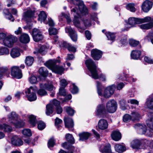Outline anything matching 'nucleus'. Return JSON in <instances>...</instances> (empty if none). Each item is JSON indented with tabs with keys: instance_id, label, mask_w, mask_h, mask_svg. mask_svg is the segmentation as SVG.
<instances>
[{
	"instance_id": "nucleus-1",
	"label": "nucleus",
	"mask_w": 153,
	"mask_h": 153,
	"mask_svg": "<svg viewBox=\"0 0 153 153\" xmlns=\"http://www.w3.org/2000/svg\"><path fill=\"white\" fill-rule=\"evenodd\" d=\"M68 1L71 4L77 5L78 7V8L76 7H71V13H73L74 16L73 22L74 25L77 28L82 30L85 29L84 27L80 26L79 19L81 18L80 13L84 14L87 13L88 10L84 4L83 2L80 0H68Z\"/></svg>"
},
{
	"instance_id": "nucleus-2",
	"label": "nucleus",
	"mask_w": 153,
	"mask_h": 153,
	"mask_svg": "<svg viewBox=\"0 0 153 153\" xmlns=\"http://www.w3.org/2000/svg\"><path fill=\"white\" fill-rule=\"evenodd\" d=\"M60 61L55 59L50 60L45 63V65L49 68L52 70L55 73L62 74L65 70L62 66H59L58 64Z\"/></svg>"
},
{
	"instance_id": "nucleus-3",
	"label": "nucleus",
	"mask_w": 153,
	"mask_h": 153,
	"mask_svg": "<svg viewBox=\"0 0 153 153\" xmlns=\"http://www.w3.org/2000/svg\"><path fill=\"white\" fill-rule=\"evenodd\" d=\"M85 63L90 73L89 75L94 79H99L97 67L94 61L91 59H89L86 60Z\"/></svg>"
},
{
	"instance_id": "nucleus-4",
	"label": "nucleus",
	"mask_w": 153,
	"mask_h": 153,
	"mask_svg": "<svg viewBox=\"0 0 153 153\" xmlns=\"http://www.w3.org/2000/svg\"><path fill=\"white\" fill-rule=\"evenodd\" d=\"M17 114L14 112H12L9 118L10 122L13 123L16 128H20L23 127L25 123L22 120H18Z\"/></svg>"
},
{
	"instance_id": "nucleus-5",
	"label": "nucleus",
	"mask_w": 153,
	"mask_h": 153,
	"mask_svg": "<svg viewBox=\"0 0 153 153\" xmlns=\"http://www.w3.org/2000/svg\"><path fill=\"white\" fill-rule=\"evenodd\" d=\"M17 40V38L13 35H8L6 36V37L3 40V44L8 47H12L14 43Z\"/></svg>"
},
{
	"instance_id": "nucleus-6",
	"label": "nucleus",
	"mask_w": 153,
	"mask_h": 153,
	"mask_svg": "<svg viewBox=\"0 0 153 153\" xmlns=\"http://www.w3.org/2000/svg\"><path fill=\"white\" fill-rule=\"evenodd\" d=\"M25 93L29 101H33L36 100L37 97L32 87L31 86L29 88L26 89Z\"/></svg>"
},
{
	"instance_id": "nucleus-7",
	"label": "nucleus",
	"mask_w": 153,
	"mask_h": 153,
	"mask_svg": "<svg viewBox=\"0 0 153 153\" xmlns=\"http://www.w3.org/2000/svg\"><path fill=\"white\" fill-rule=\"evenodd\" d=\"M117 102L114 100H110L106 104V110L109 113L114 112L117 110Z\"/></svg>"
},
{
	"instance_id": "nucleus-8",
	"label": "nucleus",
	"mask_w": 153,
	"mask_h": 153,
	"mask_svg": "<svg viewBox=\"0 0 153 153\" xmlns=\"http://www.w3.org/2000/svg\"><path fill=\"white\" fill-rule=\"evenodd\" d=\"M32 35L33 40L38 42L43 39V36L40 30L36 28H34L32 30Z\"/></svg>"
},
{
	"instance_id": "nucleus-9",
	"label": "nucleus",
	"mask_w": 153,
	"mask_h": 153,
	"mask_svg": "<svg viewBox=\"0 0 153 153\" xmlns=\"http://www.w3.org/2000/svg\"><path fill=\"white\" fill-rule=\"evenodd\" d=\"M107 112L104 105L102 104H100L98 105L96 109V115L99 117H106Z\"/></svg>"
},
{
	"instance_id": "nucleus-10",
	"label": "nucleus",
	"mask_w": 153,
	"mask_h": 153,
	"mask_svg": "<svg viewBox=\"0 0 153 153\" xmlns=\"http://www.w3.org/2000/svg\"><path fill=\"white\" fill-rule=\"evenodd\" d=\"M11 75L17 79H20L22 77L21 70L18 66H14L11 68Z\"/></svg>"
},
{
	"instance_id": "nucleus-11",
	"label": "nucleus",
	"mask_w": 153,
	"mask_h": 153,
	"mask_svg": "<svg viewBox=\"0 0 153 153\" xmlns=\"http://www.w3.org/2000/svg\"><path fill=\"white\" fill-rule=\"evenodd\" d=\"M115 88L116 86L114 85H112L106 88L104 92V97L106 98L110 97L114 94Z\"/></svg>"
},
{
	"instance_id": "nucleus-12",
	"label": "nucleus",
	"mask_w": 153,
	"mask_h": 153,
	"mask_svg": "<svg viewBox=\"0 0 153 153\" xmlns=\"http://www.w3.org/2000/svg\"><path fill=\"white\" fill-rule=\"evenodd\" d=\"M115 88L116 86L114 85H112L106 88L104 92V97L106 98L110 97L114 94Z\"/></svg>"
},
{
	"instance_id": "nucleus-13",
	"label": "nucleus",
	"mask_w": 153,
	"mask_h": 153,
	"mask_svg": "<svg viewBox=\"0 0 153 153\" xmlns=\"http://www.w3.org/2000/svg\"><path fill=\"white\" fill-rule=\"evenodd\" d=\"M65 30L66 33H69L70 36L73 41L76 42L77 41V35L74 30L71 27H68L65 28Z\"/></svg>"
},
{
	"instance_id": "nucleus-14",
	"label": "nucleus",
	"mask_w": 153,
	"mask_h": 153,
	"mask_svg": "<svg viewBox=\"0 0 153 153\" xmlns=\"http://www.w3.org/2000/svg\"><path fill=\"white\" fill-rule=\"evenodd\" d=\"M62 146L64 148L68 149V151L67 153L63 150L61 149L58 153H73L75 151V148L67 143L65 142L63 143Z\"/></svg>"
},
{
	"instance_id": "nucleus-15",
	"label": "nucleus",
	"mask_w": 153,
	"mask_h": 153,
	"mask_svg": "<svg viewBox=\"0 0 153 153\" xmlns=\"http://www.w3.org/2000/svg\"><path fill=\"white\" fill-rule=\"evenodd\" d=\"M102 54V51L96 49H92L91 51V55L93 58L95 60H99Z\"/></svg>"
},
{
	"instance_id": "nucleus-16",
	"label": "nucleus",
	"mask_w": 153,
	"mask_h": 153,
	"mask_svg": "<svg viewBox=\"0 0 153 153\" xmlns=\"http://www.w3.org/2000/svg\"><path fill=\"white\" fill-rule=\"evenodd\" d=\"M65 127L70 131H73L74 123L73 119L70 118H65L64 120Z\"/></svg>"
},
{
	"instance_id": "nucleus-17",
	"label": "nucleus",
	"mask_w": 153,
	"mask_h": 153,
	"mask_svg": "<svg viewBox=\"0 0 153 153\" xmlns=\"http://www.w3.org/2000/svg\"><path fill=\"white\" fill-rule=\"evenodd\" d=\"M152 2L148 0H146L142 4V10L145 12H148L152 8Z\"/></svg>"
},
{
	"instance_id": "nucleus-18",
	"label": "nucleus",
	"mask_w": 153,
	"mask_h": 153,
	"mask_svg": "<svg viewBox=\"0 0 153 153\" xmlns=\"http://www.w3.org/2000/svg\"><path fill=\"white\" fill-rule=\"evenodd\" d=\"M61 46L67 48L70 52L75 53L76 51V48L66 42L63 41L61 44Z\"/></svg>"
},
{
	"instance_id": "nucleus-19",
	"label": "nucleus",
	"mask_w": 153,
	"mask_h": 153,
	"mask_svg": "<svg viewBox=\"0 0 153 153\" xmlns=\"http://www.w3.org/2000/svg\"><path fill=\"white\" fill-rule=\"evenodd\" d=\"M10 70V68L7 67H0V79H1L3 76H6L7 77L9 76Z\"/></svg>"
},
{
	"instance_id": "nucleus-20",
	"label": "nucleus",
	"mask_w": 153,
	"mask_h": 153,
	"mask_svg": "<svg viewBox=\"0 0 153 153\" xmlns=\"http://www.w3.org/2000/svg\"><path fill=\"white\" fill-rule=\"evenodd\" d=\"M131 120L133 122L139 121L141 117L140 114L136 111H133L131 114Z\"/></svg>"
},
{
	"instance_id": "nucleus-21",
	"label": "nucleus",
	"mask_w": 153,
	"mask_h": 153,
	"mask_svg": "<svg viewBox=\"0 0 153 153\" xmlns=\"http://www.w3.org/2000/svg\"><path fill=\"white\" fill-rule=\"evenodd\" d=\"M145 105L150 109H153V97L152 95H150L147 98Z\"/></svg>"
},
{
	"instance_id": "nucleus-22",
	"label": "nucleus",
	"mask_w": 153,
	"mask_h": 153,
	"mask_svg": "<svg viewBox=\"0 0 153 153\" xmlns=\"http://www.w3.org/2000/svg\"><path fill=\"white\" fill-rule=\"evenodd\" d=\"M98 127L101 130L106 129L108 127V123L106 120L104 119L100 120L98 123Z\"/></svg>"
},
{
	"instance_id": "nucleus-23",
	"label": "nucleus",
	"mask_w": 153,
	"mask_h": 153,
	"mask_svg": "<svg viewBox=\"0 0 153 153\" xmlns=\"http://www.w3.org/2000/svg\"><path fill=\"white\" fill-rule=\"evenodd\" d=\"M134 127L138 129L141 134H144L147 130V127L146 125L140 124V123H137L134 125Z\"/></svg>"
},
{
	"instance_id": "nucleus-24",
	"label": "nucleus",
	"mask_w": 153,
	"mask_h": 153,
	"mask_svg": "<svg viewBox=\"0 0 153 153\" xmlns=\"http://www.w3.org/2000/svg\"><path fill=\"white\" fill-rule=\"evenodd\" d=\"M12 144L16 146H19L23 145L22 140L18 137L17 136H13L11 139Z\"/></svg>"
},
{
	"instance_id": "nucleus-25",
	"label": "nucleus",
	"mask_w": 153,
	"mask_h": 153,
	"mask_svg": "<svg viewBox=\"0 0 153 153\" xmlns=\"http://www.w3.org/2000/svg\"><path fill=\"white\" fill-rule=\"evenodd\" d=\"M20 42L24 44L28 43L30 41V38L28 35L26 33L22 34L19 37Z\"/></svg>"
},
{
	"instance_id": "nucleus-26",
	"label": "nucleus",
	"mask_w": 153,
	"mask_h": 153,
	"mask_svg": "<svg viewBox=\"0 0 153 153\" xmlns=\"http://www.w3.org/2000/svg\"><path fill=\"white\" fill-rule=\"evenodd\" d=\"M111 138L114 140L117 141L119 140L121 137L120 132L118 131H114L111 134Z\"/></svg>"
},
{
	"instance_id": "nucleus-27",
	"label": "nucleus",
	"mask_w": 153,
	"mask_h": 153,
	"mask_svg": "<svg viewBox=\"0 0 153 153\" xmlns=\"http://www.w3.org/2000/svg\"><path fill=\"white\" fill-rule=\"evenodd\" d=\"M40 88H43L49 91H53V86L51 82H49L44 85L40 84Z\"/></svg>"
},
{
	"instance_id": "nucleus-28",
	"label": "nucleus",
	"mask_w": 153,
	"mask_h": 153,
	"mask_svg": "<svg viewBox=\"0 0 153 153\" xmlns=\"http://www.w3.org/2000/svg\"><path fill=\"white\" fill-rule=\"evenodd\" d=\"M12 130V127L7 124H0V130L3 131L5 132H10Z\"/></svg>"
},
{
	"instance_id": "nucleus-29",
	"label": "nucleus",
	"mask_w": 153,
	"mask_h": 153,
	"mask_svg": "<svg viewBox=\"0 0 153 153\" xmlns=\"http://www.w3.org/2000/svg\"><path fill=\"white\" fill-rule=\"evenodd\" d=\"M10 54L13 58L19 56L20 55L19 49L16 48H13L10 51Z\"/></svg>"
},
{
	"instance_id": "nucleus-30",
	"label": "nucleus",
	"mask_w": 153,
	"mask_h": 153,
	"mask_svg": "<svg viewBox=\"0 0 153 153\" xmlns=\"http://www.w3.org/2000/svg\"><path fill=\"white\" fill-rule=\"evenodd\" d=\"M100 151L102 153H111L110 144L109 143L106 144L103 148H100Z\"/></svg>"
},
{
	"instance_id": "nucleus-31",
	"label": "nucleus",
	"mask_w": 153,
	"mask_h": 153,
	"mask_svg": "<svg viewBox=\"0 0 153 153\" xmlns=\"http://www.w3.org/2000/svg\"><path fill=\"white\" fill-rule=\"evenodd\" d=\"M141 55V52L138 50H133L132 51L131 56V58L134 59H138Z\"/></svg>"
},
{
	"instance_id": "nucleus-32",
	"label": "nucleus",
	"mask_w": 153,
	"mask_h": 153,
	"mask_svg": "<svg viewBox=\"0 0 153 153\" xmlns=\"http://www.w3.org/2000/svg\"><path fill=\"white\" fill-rule=\"evenodd\" d=\"M114 148L116 151L120 153H122L126 150V148L125 146L119 144L115 145Z\"/></svg>"
},
{
	"instance_id": "nucleus-33",
	"label": "nucleus",
	"mask_w": 153,
	"mask_h": 153,
	"mask_svg": "<svg viewBox=\"0 0 153 153\" xmlns=\"http://www.w3.org/2000/svg\"><path fill=\"white\" fill-rule=\"evenodd\" d=\"M139 18H136L135 17H131L129 18L128 19V24L131 25L132 26H134L135 24H140Z\"/></svg>"
},
{
	"instance_id": "nucleus-34",
	"label": "nucleus",
	"mask_w": 153,
	"mask_h": 153,
	"mask_svg": "<svg viewBox=\"0 0 153 153\" xmlns=\"http://www.w3.org/2000/svg\"><path fill=\"white\" fill-rule=\"evenodd\" d=\"M79 140L84 141L87 140L91 136V134L88 132H83L79 134Z\"/></svg>"
},
{
	"instance_id": "nucleus-35",
	"label": "nucleus",
	"mask_w": 153,
	"mask_h": 153,
	"mask_svg": "<svg viewBox=\"0 0 153 153\" xmlns=\"http://www.w3.org/2000/svg\"><path fill=\"white\" fill-rule=\"evenodd\" d=\"M131 146L132 148L135 149H139L140 148L141 142L138 140H133L131 143Z\"/></svg>"
},
{
	"instance_id": "nucleus-36",
	"label": "nucleus",
	"mask_w": 153,
	"mask_h": 153,
	"mask_svg": "<svg viewBox=\"0 0 153 153\" xmlns=\"http://www.w3.org/2000/svg\"><path fill=\"white\" fill-rule=\"evenodd\" d=\"M140 28L143 30H148L153 27V23L150 22L148 23L142 24L139 25Z\"/></svg>"
},
{
	"instance_id": "nucleus-37",
	"label": "nucleus",
	"mask_w": 153,
	"mask_h": 153,
	"mask_svg": "<svg viewBox=\"0 0 153 153\" xmlns=\"http://www.w3.org/2000/svg\"><path fill=\"white\" fill-rule=\"evenodd\" d=\"M47 16L45 12L43 11H41L39 14V18H38V20L42 22H45L46 20Z\"/></svg>"
},
{
	"instance_id": "nucleus-38",
	"label": "nucleus",
	"mask_w": 153,
	"mask_h": 153,
	"mask_svg": "<svg viewBox=\"0 0 153 153\" xmlns=\"http://www.w3.org/2000/svg\"><path fill=\"white\" fill-rule=\"evenodd\" d=\"M53 105L51 104H49L46 106V114L47 115H49L52 114L53 110Z\"/></svg>"
},
{
	"instance_id": "nucleus-39",
	"label": "nucleus",
	"mask_w": 153,
	"mask_h": 153,
	"mask_svg": "<svg viewBox=\"0 0 153 153\" xmlns=\"http://www.w3.org/2000/svg\"><path fill=\"white\" fill-rule=\"evenodd\" d=\"M39 73L42 76L45 77L48 75V71L46 68L42 67L40 68L39 70Z\"/></svg>"
},
{
	"instance_id": "nucleus-40",
	"label": "nucleus",
	"mask_w": 153,
	"mask_h": 153,
	"mask_svg": "<svg viewBox=\"0 0 153 153\" xmlns=\"http://www.w3.org/2000/svg\"><path fill=\"white\" fill-rule=\"evenodd\" d=\"M65 138L68 141L67 143L72 146L70 143L73 144L74 143V139L72 135L70 134H68L66 135Z\"/></svg>"
},
{
	"instance_id": "nucleus-41",
	"label": "nucleus",
	"mask_w": 153,
	"mask_h": 153,
	"mask_svg": "<svg viewBox=\"0 0 153 153\" xmlns=\"http://www.w3.org/2000/svg\"><path fill=\"white\" fill-rule=\"evenodd\" d=\"M34 58L33 57L28 56L26 57L25 63L26 65L30 66L33 64L34 61Z\"/></svg>"
},
{
	"instance_id": "nucleus-42",
	"label": "nucleus",
	"mask_w": 153,
	"mask_h": 153,
	"mask_svg": "<svg viewBox=\"0 0 153 153\" xmlns=\"http://www.w3.org/2000/svg\"><path fill=\"white\" fill-rule=\"evenodd\" d=\"M35 13V11L34 10H28L25 13V18H33L34 17Z\"/></svg>"
},
{
	"instance_id": "nucleus-43",
	"label": "nucleus",
	"mask_w": 153,
	"mask_h": 153,
	"mask_svg": "<svg viewBox=\"0 0 153 153\" xmlns=\"http://www.w3.org/2000/svg\"><path fill=\"white\" fill-rule=\"evenodd\" d=\"M29 118L30 123L33 126H34L36 124V117L33 115H30L29 116Z\"/></svg>"
},
{
	"instance_id": "nucleus-44",
	"label": "nucleus",
	"mask_w": 153,
	"mask_h": 153,
	"mask_svg": "<svg viewBox=\"0 0 153 153\" xmlns=\"http://www.w3.org/2000/svg\"><path fill=\"white\" fill-rule=\"evenodd\" d=\"M47 48L45 45H42L39 48L38 52L42 55H44L46 53Z\"/></svg>"
},
{
	"instance_id": "nucleus-45",
	"label": "nucleus",
	"mask_w": 153,
	"mask_h": 153,
	"mask_svg": "<svg viewBox=\"0 0 153 153\" xmlns=\"http://www.w3.org/2000/svg\"><path fill=\"white\" fill-rule=\"evenodd\" d=\"M9 53L8 49L5 47H0V55H7Z\"/></svg>"
},
{
	"instance_id": "nucleus-46",
	"label": "nucleus",
	"mask_w": 153,
	"mask_h": 153,
	"mask_svg": "<svg viewBox=\"0 0 153 153\" xmlns=\"http://www.w3.org/2000/svg\"><path fill=\"white\" fill-rule=\"evenodd\" d=\"M146 123L148 127L149 128L153 130V120L152 117H149L146 121Z\"/></svg>"
},
{
	"instance_id": "nucleus-47",
	"label": "nucleus",
	"mask_w": 153,
	"mask_h": 153,
	"mask_svg": "<svg viewBox=\"0 0 153 153\" xmlns=\"http://www.w3.org/2000/svg\"><path fill=\"white\" fill-rule=\"evenodd\" d=\"M143 144L145 146H149L150 148L153 149V140L149 141L144 140H143Z\"/></svg>"
},
{
	"instance_id": "nucleus-48",
	"label": "nucleus",
	"mask_w": 153,
	"mask_h": 153,
	"mask_svg": "<svg viewBox=\"0 0 153 153\" xmlns=\"http://www.w3.org/2000/svg\"><path fill=\"white\" fill-rule=\"evenodd\" d=\"M106 35L108 40L113 41L115 40V36L114 33L108 32L106 33Z\"/></svg>"
},
{
	"instance_id": "nucleus-49",
	"label": "nucleus",
	"mask_w": 153,
	"mask_h": 153,
	"mask_svg": "<svg viewBox=\"0 0 153 153\" xmlns=\"http://www.w3.org/2000/svg\"><path fill=\"white\" fill-rule=\"evenodd\" d=\"M67 113L69 115L72 116L74 115L75 111L70 107H64Z\"/></svg>"
},
{
	"instance_id": "nucleus-50",
	"label": "nucleus",
	"mask_w": 153,
	"mask_h": 153,
	"mask_svg": "<svg viewBox=\"0 0 153 153\" xmlns=\"http://www.w3.org/2000/svg\"><path fill=\"white\" fill-rule=\"evenodd\" d=\"M126 8L133 12H134L136 11V9L134 7V4L130 3L128 4L126 6Z\"/></svg>"
},
{
	"instance_id": "nucleus-51",
	"label": "nucleus",
	"mask_w": 153,
	"mask_h": 153,
	"mask_svg": "<svg viewBox=\"0 0 153 153\" xmlns=\"http://www.w3.org/2000/svg\"><path fill=\"white\" fill-rule=\"evenodd\" d=\"M55 144V141L53 138H51L49 140L48 143V147L51 149V148L53 147Z\"/></svg>"
},
{
	"instance_id": "nucleus-52",
	"label": "nucleus",
	"mask_w": 153,
	"mask_h": 153,
	"mask_svg": "<svg viewBox=\"0 0 153 153\" xmlns=\"http://www.w3.org/2000/svg\"><path fill=\"white\" fill-rule=\"evenodd\" d=\"M140 24L148 22L151 21L152 18L150 16H146L144 18H139Z\"/></svg>"
},
{
	"instance_id": "nucleus-53",
	"label": "nucleus",
	"mask_w": 153,
	"mask_h": 153,
	"mask_svg": "<svg viewBox=\"0 0 153 153\" xmlns=\"http://www.w3.org/2000/svg\"><path fill=\"white\" fill-rule=\"evenodd\" d=\"M129 44L131 46L135 47L139 44V42L133 39H131L129 40Z\"/></svg>"
},
{
	"instance_id": "nucleus-54",
	"label": "nucleus",
	"mask_w": 153,
	"mask_h": 153,
	"mask_svg": "<svg viewBox=\"0 0 153 153\" xmlns=\"http://www.w3.org/2000/svg\"><path fill=\"white\" fill-rule=\"evenodd\" d=\"M22 133L23 135L28 137H30L32 135L31 130L29 129H25L22 130Z\"/></svg>"
},
{
	"instance_id": "nucleus-55",
	"label": "nucleus",
	"mask_w": 153,
	"mask_h": 153,
	"mask_svg": "<svg viewBox=\"0 0 153 153\" xmlns=\"http://www.w3.org/2000/svg\"><path fill=\"white\" fill-rule=\"evenodd\" d=\"M37 94L39 95L43 96L47 95V92L45 90L41 88L37 91Z\"/></svg>"
},
{
	"instance_id": "nucleus-56",
	"label": "nucleus",
	"mask_w": 153,
	"mask_h": 153,
	"mask_svg": "<svg viewBox=\"0 0 153 153\" xmlns=\"http://www.w3.org/2000/svg\"><path fill=\"white\" fill-rule=\"evenodd\" d=\"M45 127V124L43 122L39 121L38 123V128L39 130H42Z\"/></svg>"
},
{
	"instance_id": "nucleus-57",
	"label": "nucleus",
	"mask_w": 153,
	"mask_h": 153,
	"mask_svg": "<svg viewBox=\"0 0 153 153\" xmlns=\"http://www.w3.org/2000/svg\"><path fill=\"white\" fill-rule=\"evenodd\" d=\"M131 120V115L128 114L125 115L123 117V120L124 122H128Z\"/></svg>"
},
{
	"instance_id": "nucleus-58",
	"label": "nucleus",
	"mask_w": 153,
	"mask_h": 153,
	"mask_svg": "<svg viewBox=\"0 0 153 153\" xmlns=\"http://www.w3.org/2000/svg\"><path fill=\"white\" fill-rule=\"evenodd\" d=\"M28 79L30 83L32 84H35L37 82L36 77L34 75L32 76L29 77Z\"/></svg>"
},
{
	"instance_id": "nucleus-59",
	"label": "nucleus",
	"mask_w": 153,
	"mask_h": 153,
	"mask_svg": "<svg viewBox=\"0 0 153 153\" xmlns=\"http://www.w3.org/2000/svg\"><path fill=\"white\" fill-rule=\"evenodd\" d=\"M49 35H55L57 34V30L55 28L53 27H50L48 29Z\"/></svg>"
},
{
	"instance_id": "nucleus-60",
	"label": "nucleus",
	"mask_w": 153,
	"mask_h": 153,
	"mask_svg": "<svg viewBox=\"0 0 153 153\" xmlns=\"http://www.w3.org/2000/svg\"><path fill=\"white\" fill-rule=\"evenodd\" d=\"M62 122V120L61 119L58 117L56 118L55 119V126H57V128L59 129L61 127V126L59 125L61 124Z\"/></svg>"
},
{
	"instance_id": "nucleus-61",
	"label": "nucleus",
	"mask_w": 153,
	"mask_h": 153,
	"mask_svg": "<svg viewBox=\"0 0 153 153\" xmlns=\"http://www.w3.org/2000/svg\"><path fill=\"white\" fill-rule=\"evenodd\" d=\"M120 104L121 107V109L125 110L126 109V101L124 100H122L120 102Z\"/></svg>"
},
{
	"instance_id": "nucleus-62",
	"label": "nucleus",
	"mask_w": 153,
	"mask_h": 153,
	"mask_svg": "<svg viewBox=\"0 0 153 153\" xmlns=\"http://www.w3.org/2000/svg\"><path fill=\"white\" fill-rule=\"evenodd\" d=\"M59 94L60 95L65 96L66 95V92L65 88H60L59 89Z\"/></svg>"
},
{
	"instance_id": "nucleus-63",
	"label": "nucleus",
	"mask_w": 153,
	"mask_h": 153,
	"mask_svg": "<svg viewBox=\"0 0 153 153\" xmlns=\"http://www.w3.org/2000/svg\"><path fill=\"white\" fill-rule=\"evenodd\" d=\"M73 88L71 90V92L73 94H76L79 91L78 87L75 85L74 84H73Z\"/></svg>"
},
{
	"instance_id": "nucleus-64",
	"label": "nucleus",
	"mask_w": 153,
	"mask_h": 153,
	"mask_svg": "<svg viewBox=\"0 0 153 153\" xmlns=\"http://www.w3.org/2000/svg\"><path fill=\"white\" fill-rule=\"evenodd\" d=\"M61 88H65V87L68 84V83L66 81V80L64 79H62L61 81Z\"/></svg>"
}]
</instances>
